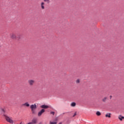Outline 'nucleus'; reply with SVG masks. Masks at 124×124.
<instances>
[{
	"mask_svg": "<svg viewBox=\"0 0 124 124\" xmlns=\"http://www.w3.org/2000/svg\"><path fill=\"white\" fill-rule=\"evenodd\" d=\"M35 83V81L33 79H29L28 80V84L30 86H33Z\"/></svg>",
	"mask_w": 124,
	"mask_h": 124,
	"instance_id": "3",
	"label": "nucleus"
},
{
	"mask_svg": "<svg viewBox=\"0 0 124 124\" xmlns=\"http://www.w3.org/2000/svg\"><path fill=\"white\" fill-rule=\"evenodd\" d=\"M40 7L42 10H44L45 9V3L42 2L40 4Z\"/></svg>",
	"mask_w": 124,
	"mask_h": 124,
	"instance_id": "7",
	"label": "nucleus"
},
{
	"mask_svg": "<svg viewBox=\"0 0 124 124\" xmlns=\"http://www.w3.org/2000/svg\"><path fill=\"white\" fill-rule=\"evenodd\" d=\"M76 115H77V112H75L74 115L73 116V117H75V116H76Z\"/></svg>",
	"mask_w": 124,
	"mask_h": 124,
	"instance_id": "20",
	"label": "nucleus"
},
{
	"mask_svg": "<svg viewBox=\"0 0 124 124\" xmlns=\"http://www.w3.org/2000/svg\"><path fill=\"white\" fill-rule=\"evenodd\" d=\"M106 100H107V97H105L102 99L103 102H106Z\"/></svg>",
	"mask_w": 124,
	"mask_h": 124,
	"instance_id": "14",
	"label": "nucleus"
},
{
	"mask_svg": "<svg viewBox=\"0 0 124 124\" xmlns=\"http://www.w3.org/2000/svg\"><path fill=\"white\" fill-rule=\"evenodd\" d=\"M4 118H5L6 121H7L8 123H9L10 124H14V121L12 119V117H10L7 115H5V117Z\"/></svg>",
	"mask_w": 124,
	"mask_h": 124,
	"instance_id": "1",
	"label": "nucleus"
},
{
	"mask_svg": "<svg viewBox=\"0 0 124 124\" xmlns=\"http://www.w3.org/2000/svg\"><path fill=\"white\" fill-rule=\"evenodd\" d=\"M96 114L97 115V116H100V115H101V113L99 111H97Z\"/></svg>",
	"mask_w": 124,
	"mask_h": 124,
	"instance_id": "15",
	"label": "nucleus"
},
{
	"mask_svg": "<svg viewBox=\"0 0 124 124\" xmlns=\"http://www.w3.org/2000/svg\"><path fill=\"white\" fill-rule=\"evenodd\" d=\"M105 117L106 118H111V113H107L106 114Z\"/></svg>",
	"mask_w": 124,
	"mask_h": 124,
	"instance_id": "13",
	"label": "nucleus"
},
{
	"mask_svg": "<svg viewBox=\"0 0 124 124\" xmlns=\"http://www.w3.org/2000/svg\"><path fill=\"white\" fill-rule=\"evenodd\" d=\"M36 104H34L33 105H31L30 106V108L31 109V111L32 114H34L35 113V109H36Z\"/></svg>",
	"mask_w": 124,
	"mask_h": 124,
	"instance_id": "2",
	"label": "nucleus"
},
{
	"mask_svg": "<svg viewBox=\"0 0 124 124\" xmlns=\"http://www.w3.org/2000/svg\"><path fill=\"white\" fill-rule=\"evenodd\" d=\"M22 106H26V107H30V104L29 103L26 102L22 105Z\"/></svg>",
	"mask_w": 124,
	"mask_h": 124,
	"instance_id": "11",
	"label": "nucleus"
},
{
	"mask_svg": "<svg viewBox=\"0 0 124 124\" xmlns=\"http://www.w3.org/2000/svg\"><path fill=\"white\" fill-rule=\"evenodd\" d=\"M50 124H57V122H50Z\"/></svg>",
	"mask_w": 124,
	"mask_h": 124,
	"instance_id": "18",
	"label": "nucleus"
},
{
	"mask_svg": "<svg viewBox=\"0 0 124 124\" xmlns=\"http://www.w3.org/2000/svg\"><path fill=\"white\" fill-rule=\"evenodd\" d=\"M0 115L3 116L4 118L6 116V115H5V111L4 109L0 108Z\"/></svg>",
	"mask_w": 124,
	"mask_h": 124,
	"instance_id": "5",
	"label": "nucleus"
},
{
	"mask_svg": "<svg viewBox=\"0 0 124 124\" xmlns=\"http://www.w3.org/2000/svg\"><path fill=\"white\" fill-rule=\"evenodd\" d=\"M11 37L13 39H15V38H16V35H15V34L14 33H12L11 34Z\"/></svg>",
	"mask_w": 124,
	"mask_h": 124,
	"instance_id": "10",
	"label": "nucleus"
},
{
	"mask_svg": "<svg viewBox=\"0 0 124 124\" xmlns=\"http://www.w3.org/2000/svg\"><path fill=\"white\" fill-rule=\"evenodd\" d=\"M41 108H43V109H48V108H49V106L44 105L41 106Z\"/></svg>",
	"mask_w": 124,
	"mask_h": 124,
	"instance_id": "8",
	"label": "nucleus"
},
{
	"mask_svg": "<svg viewBox=\"0 0 124 124\" xmlns=\"http://www.w3.org/2000/svg\"><path fill=\"white\" fill-rule=\"evenodd\" d=\"M45 112V109H42L41 110H40L38 113V117L41 116V115Z\"/></svg>",
	"mask_w": 124,
	"mask_h": 124,
	"instance_id": "6",
	"label": "nucleus"
},
{
	"mask_svg": "<svg viewBox=\"0 0 124 124\" xmlns=\"http://www.w3.org/2000/svg\"><path fill=\"white\" fill-rule=\"evenodd\" d=\"M50 114H51V115H55V112L51 111V112H50Z\"/></svg>",
	"mask_w": 124,
	"mask_h": 124,
	"instance_id": "19",
	"label": "nucleus"
},
{
	"mask_svg": "<svg viewBox=\"0 0 124 124\" xmlns=\"http://www.w3.org/2000/svg\"><path fill=\"white\" fill-rule=\"evenodd\" d=\"M44 1H45V2H47V3H49V2H50V0H44Z\"/></svg>",
	"mask_w": 124,
	"mask_h": 124,
	"instance_id": "16",
	"label": "nucleus"
},
{
	"mask_svg": "<svg viewBox=\"0 0 124 124\" xmlns=\"http://www.w3.org/2000/svg\"><path fill=\"white\" fill-rule=\"evenodd\" d=\"M38 124H42V122L39 123Z\"/></svg>",
	"mask_w": 124,
	"mask_h": 124,
	"instance_id": "21",
	"label": "nucleus"
},
{
	"mask_svg": "<svg viewBox=\"0 0 124 124\" xmlns=\"http://www.w3.org/2000/svg\"><path fill=\"white\" fill-rule=\"evenodd\" d=\"M77 84H79L80 83V79H78L76 80Z\"/></svg>",
	"mask_w": 124,
	"mask_h": 124,
	"instance_id": "17",
	"label": "nucleus"
},
{
	"mask_svg": "<svg viewBox=\"0 0 124 124\" xmlns=\"http://www.w3.org/2000/svg\"><path fill=\"white\" fill-rule=\"evenodd\" d=\"M37 123V119L34 118L31 120V122H29L26 124H35Z\"/></svg>",
	"mask_w": 124,
	"mask_h": 124,
	"instance_id": "4",
	"label": "nucleus"
},
{
	"mask_svg": "<svg viewBox=\"0 0 124 124\" xmlns=\"http://www.w3.org/2000/svg\"><path fill=\"white\" fill-rule=\"evenodd\" d=\"M118 119H119V120H120V121H123V120H124V117L120 115L118 116Z\"/></svg>",
	"mask_w": 124,
	"mask_h": 124,
	"instance_id": "9",
	"label": "nucleus"
},
{
	"mask_svg": "<svg viewBox=\"0 0 124 124\" xmlns=\"http://www.w3.org/2000/svg\"><path fill=\"white\" fill-rule=\"evenodd\" d=\"M71 107H75L76 106V103L72 102L71 104Z\"/></svg>",
	"mask_w": 124,
	"mask_h": 124,
	"instance_id": "12",
	"label": "nucleus"
}]
</instances>
